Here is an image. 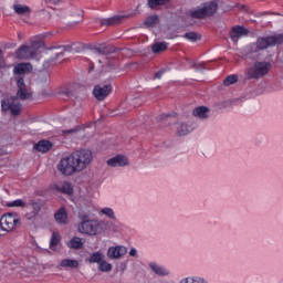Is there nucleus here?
<instances>
[{
  "label": "nucleus",
  "instance_id": "obj_32",
  "mask_svg": "<svg viewBox=\"0 0 283 283\" xmlns=\"http://www.w3.org/2000/svg\"><path fill=\"white\" fill-rule=\"evenodd\" d=\"M101 213L107 216V218H111V220H116V214L114 213V210L112 208H103L101 210Z\"/></svg>",
  "mask_w": 283,
  "mask_h": 283
},
{
  "label": "nucleus",
  "instance_id": "obj_34",
  "mask_svg": "<svg viewBox=\"0 0 283 283\" xmlns=\"http://www.w3.org/2000/svg\"><path fill=\"white\" fill-rule=\"evenodd\" d=\"M6 207H25V201H23L22 199H17L14 201L11 202H7L4 203Z\"/></svg>",
  "mask_w": 283,
  "mask_h": 283
},
{
  "label": "nucleus",
  "instance_id": "obj_23",
  "mask_svg": "<svg viewBox=\"0 0 283 283\" xmlns=\"http://www.w3.org/2000/svg\"><path fill=\"white\" fill-rule=\"evenodd\" d=\"M193 132V126L181 123L177 127L178 136H187V134H191Z\"/></svg>",
  "mask_w": 283,
  "mask_h": 283
},
{
  "label": "nucleus",
  "instance_id": "obj_10",
  "mask_svg": "<svg viewBox=\"0 0 283 283\" xmlns=\"http://www.w3.org/2000/svg\"><path fill=\"white\" fill-rule=\"evenodd\" d=\"M108 94H112V85L106 84V85H96L93 90V96L97 101H105Z\"/></svg>",
  "mask_w": 283,
  "mask_h": 283
},
{
  "label": "nucleus",
  "instance_id": "obj_46",
  "mask_svg": "<svg viewBox=\"0 0 283 283\" xmlns=\"http://www.w3.org/2000/svg\"><path fill=\"white\" fill-rule=\"evenodd\" d=\"M78 14H81V10H77Z\"/></svg>",
  "mask_w": 283,
  "mask_h": 283
},
{
  "label": "nucleus",
  "instance_id": "obj_12",
  "mask_svg": "<svg viewBox=\"0 0 283 283\" xmlns=\"http://www.w3.org/2000/svg\"><path fill=\"white\" fill-rule=\"evenodd\" d=\"M242 36H249V30L244 27H233L232 30L230 31V39L234 42L238 43Z\"/></svg>",
  "mask_w": 283,
  "mask_h": 283
},
{
  "label": "nucleus",
  "instance_id": "obj_41",
  "mask_svg": "<svg viewBox=\"0 0 283 283\" xmlns=\"http://www.w3.org/2000/svg\"><path fill=\"white\" fill-rule=\"evenodd\" d=\"M129 255L130 258H138V251L136 250V248L130 249Z\"/></svg>",
  "mask_w": 283,
  "mask_h": 283
},
{
  "label": "nucleus",
  "instance_id": "obj_27",
  "mask_svg": "<svg viewBox=\"0 0 283 283\" xmlns=\"http://www.w3.org/2000/svg\"><path fill=\"white\" fill-rule=\"evenodd\" d=\"M69 249H83V239L78 237H73L69 242H67Z\"/></svg>",
  "mask_w": 283,
  "mask_h": 283
},
{
  "label": "nucleus",
  "instance_id": "obj_20",
  "mask_svg": "<svg viewBox=\"0 0 283 283\" xmlns=\"http://www.w3.org/2000/svg\"><path fill=\"white\" fill-rule=\"evenodd\" d=\"M57 191H61L62 193H66V196H72L74 193V189L72 188V185L67 181H63L62 184L56 186Z\"/></svg>",
  "mask_w": 283,
  "mask_h": 283
},
{
  "label": "nucleus",
  "instance_id": "obj_8",
  "mask_svg": "<svg viewBox=\"0 0 283 283\" xmlns=\"http://www.w3.org/2000/svg\"><path fill=\"white\" fill-rule=\"evenodd\" d=\"M77 231L85 235H97V233H101V222L98 220L84 219L77 224Z\"/></svg>",
  "mask_w": 283,
  "mask_h": 283
},
{
  "label": "nucleus",
  "instance_id": "obj_29",
  "mask_svg": "<svg viewBox=\"0 0 283 283\" xmlns=\"http://www.w3.org/2000/svg\"><path fill=\"white\" fill-rule=\"evenodd\" d=\"M170 0H148V7L151 10H158V7L165 6V3H169Z\"/></svg>",
  "mask_w": 283,
  "mask_h": 283
},
{
  "label": "nucleus",
  "instance_id": "obj_21",
  "mask_svg": "<svg viewBox=\"0 0 283 283\" xmlns=\"http://www.w3.org/2000/svg\"><path fill=\"white\" fill-rule=\"evenodd\" d=\"M105 260V254L103 252H94L88 258V264H99Z\"/></svg>",
  "mask_w": 283,
  "mask_h": 283
},
{
  "label": "nucleus",
  "instance_id": "obj_40",
  "mask_svg": "<svg viewBox=\"0 0 283 283\" xmlns=\"http://www.w3.org/2000/svg\"><path fill=\"white\" fill-rule=\"evenodd\" d=\"M6 67V60L3 59L2 51L0 50V70Z\"/></svg>",
  "mask_w": 283,
  "mask_h": 283
},
{
  "label": "nucleus",
  "instance_id": "obj_17",
  "mask_svg": "<svg viewBox=\"0 0 283 283\" xmlns=\"http://www.w3.org/2000/svg\"><path fill=\"white\" fill-rule=\"evenodd\" d=\"M178 283H209V279L199 275H190L181 279Z\"/></svg>",
  "mask_w": 283,
  "mask_h": 283
},
{
  "label": "nucleus",
  "instance_id": "obj_43",
  "mask_svg": "<svg viewBox=\"0 0 283 283\" xmlns=\"http://www.w3.org/2000/svg\"><path fill=\"white\" fill-rule=\"evenodd\" d=\"M49 3H51L52 6H59V3H61L62 0H48Z\"/></svg>",
  "mask_w": 283,
  "mask_h": 283
},
{
  "label": "nucleus",
  "instance_id": "obj_38",
  "mask_svg": "<svg viewBox=\"0 0 283 283\" xmlns=\"http://www.w3.org/2000/svg\"><path fill=\"white\" fill-rule=\"evenodd\" d=\"M191 67H193V70H205V63H198V62H193L191 64Z\"/></svg>",
  "mask_w": 283,
  "mask_h": 283
},
{
  "label": "nucleus",
  "instance_id": "obj_36",
  "mask_svg": "<svg viewBox=\"0 0 283 283\" xmlns=\"http://www.w3.org/2000/svg\"><path fill=\"white\" fill-rule=\"evenodd\" d=\"M185 38L188 39V41H198V33L188 32L185 34Z\"/></svg>",
  "mask_w": 283,
  "mask_h": 283
},
{
  "label": "nucleus",
  "instance_id": "obj_15",
  "mask_svg": "<svg viewBox=\"0 0 283 283\" xmlns=\"http://www.w3.org/2000/svg\"><path fill=\"white\" fill-rule=\"evenodd\" d=\"M28 72H32V64L30 63H20L13 67V73L18 76L28 74Z\"/></svg>",
  "mask_w": 283,
  "mask_h": 283
},
{
  "label": "nucleus",
  "instance_id": "obj_26",
  "mask_svg": "<svg viewBox=\"0 0 283 283\" xmlns=\"http://www.w3.org/2000/svg\"><path fill=\"white\" fill-rule=\"evenodd\" d=\"M60 266L63 269H78V261L72 259H64L61 261Z\"/></svg>",
  "mask_w": 283,
  "mask_h": 283
},
{
  "label": "nucleus",
  "instance_id": "obj_28",
  "mask_svg": "<svg viewBox=\"0 0 283 283\" xmlns=\"http://www.w3.org/2000/svg\"><path fill=\"white\" fill-rule=\"evenodd\" d=\"M98 271L102 273H109L112 271V263L107 262L105 259L97 265Z\"/></svg>",
  "mask_w": 283,
  "mask_h": 283
},
{
  "label": "nucleus",
  "instance_id": "obj_3",
  "mask_svg": "<svg viewBox=\"0 0 283 283\" xmlns=\"http://www.w3.org/2000/svg\"><path fill=\"white\" fill-rule=\"evenodd\" d=\"M271 72V63L266 61L254 62L248 70H245V76L248 81L264 78L266 74Z\"/></svg>",
  "mask_w": 283,
  "mask_h": 283
},
{
  "label": "nucleus",
  "instance_id": "obj_6",
  "mask_svg": "<svg viewBox=\"0 0 283 283\" xmlns=\"http://www.w3.org/2000/svg\"><path fill=\"white\" fill-rule=\"evenodd\" d=\"M57 171L62 176H74V174H80L76 163L74 161L73 155L63 157L56 165Z\"/></svg>",
  "mask_w": 283,
  "mask_h": 283
},
{
  "label": "nucleus",
  "instance_id": "obj_14",
  "mask_svg": "<svg viewBox=\"0 0 283 283\" xmlns=\"http://www.w3.org/2000/svg\"><path fill=\"white\" fill-rule=\"evenodd\" d=\"M54 145L50 140L42 139L38 144L34 145V149L40 151L41 154H48L50 149H52Z\"/></svg>",
  "mask_w": 283,
  "mask_h": 283
},
{
  "label": "nucleus",
  "instance_id": "obj_7",
  "mask_svg": "<svg viewBox=\"0 0 283 283\" xmlns=\"http://www.w3.org/2000/svg\"><path fill=\"white\" fill-rule=\"evenodd\" d=\"M282 43L283 33L258 38L255 45L256 50H269V48H275V45H282Z\"/></svg>",
  "mask_w": 283,
  "mask_h": 283
},
{
  "label": "nucleus",
  "instance_id": "obj_13",
  "mask_svg": "<svg viewBox=\"0 0 283 283\" xmlns=\"http://www.w3.org/2000/svg\"><path fill=\"white\" fill-rule=\"evenodd\" d=\"M107 165L108 167H127V165H129V160L125 156L117 155L108 159Z\"/></svg>",
  "mask_w": 283,
  "mask_h": 283
},
{
  "label": "nucleus",
  "instance_id": "obj_35",
  "mask_svg": "<svg viewBox=\"0 0 283 283\" xmlns=\"http://www.w3.org/2000/svg\"><path fill=\"white\" fill-rule=\"evenodd\" d=\"M224 85H233L234 83H238V75H229L223 81Z\"/></svg>",
  "mask_w": 283,
  "mask_h": 283
},
{
  "label": "nucleus",
  "instance_id": "obj_2",
  "mask_svg": "<svg viewBox=\"0 0 283 283\" xmlns=\"http://www.w3.org/2000/svg\"><path fill=\"white\" fill-rule=\"evenodd\" d=\"M214 12H218V3L214 1L205 2L195 9H190L186 12V17L189 19H209V17H213Z\"/></svg>",
  "mask_w": 283,
  "mask_h": 283
},
{
  "label": "nucleus",
  "instance_id": "obj_44",
  "mask_svg": "<svg viewBox=\"0 0 283 283\" xmlns=\"http://www.w3.org/2000/svg\"><path fill=\"white\" fill-rule=\"evenodd\" d=\"M33 207H34L35 211H40L41 210V208H39V203H33Z\"/></svg>",
  "mask_w": 283,
  "mask_h": 283
},
{
  "label": "nucleus",
  "instance_id": "obj_11",
  "mask_svg": "<svg viewBox=\"0 0 283 283\" xmlns=\"http://www.w3.org/2000/svg\"><path fill=\"white\" fill-rule=\"evenodd\" d=\"M123 255H127V248L123 245H117V247H111L107 250V258L109 260H120Z\"/></svg>",
  "mask_w": 283,
  "mask_h": 283
},
{
  "label": "nucleus",
  "instance_id": "obj_24",
  "mask_svg": "<svg viewBox=\"0 0 283 283\" xmlns=\"http://www.w3.org/2000/svg\"><path fill=\"white\" fill-rule=\"evenodd\" d=\"M193 116H198V118H209V108L206 106H199L193 109Z\"/></svg>",
  "mask_w": 283,
  "mask_h": 283
},
{
  "label": "nucleus",
  "instance_id": "obj_45",
  "mask_svg": "<svg viewBox=\"0 0 283 283\" xmlns=\"http://www.w3.org/2000/svg\"><path fill=\"white\" fill-rule=\"evenodd\" d=\"M161 118H167V116H165V115H161Z\"/></svg>",
  "mask_w": 283,
  "mask_h": 283
},
{
  "label": "nucleus",
  "instance_id": "obj_1",
  "mask_svg": "<svg viewBox=\"0 0 283 283\" xmlns=\"http://www.w3.org/2000/svg\"><path fill=\"white\" fill-rule=\"evenodd\" d=\"M15 81L18 87L17 96L1 101L2 112L10 111L12 116H19V114H21V103H19V101H30V98H32V93L25 87L23 77L15 76Z\"/></svg>",
  "mask_w": 283,
  "mask_h": 283
},
{
  "label": "nucleus",
  "instance_id": "obj_19",
  "mask_svg": "<svg viewBox=\"0 0 283 283\" xmlns=\"http://www.w3.org/2000/svg\"><path fill=\"white\" fill-rule=\"evenodd\" d=\"M54 218L59 224H67V211H65V208H60Z\"/></svg>",
  "mask_w": 283,
  "mask_h": 283
},
{
  "label": "nucleus",
  "instance_id": "obj_37",
  "mask_svg": "<svg viewBox=\"0 0 283 283\" xmlns=\"http://www.w3.org/2000/svg\"><path fill=\"white\" fill-rule=\"evenodd\" d=\"M64 52H67V46H59V48L56 49L55 54H56L57 56H63Z\"/></svg>",
  "mask_w": 283,
  "mask_h": 283
},
{
  "label": "nucleus",
  "instance_id": "obj_4",
  "mask_svg": "<svg viewBox=\"0 0 283 283\" xmlns=\"http://www.w3.org/2000/svg\"><path fill=\"white\" fill-rule=\"evenodd\" d=\"M71 155L80 172L85 171L92 165V160H94V153L90 149L75 150Z\"/></svg>",
  "mask_w": 283,
  "mask_h": 283
},
{
  "label": "nucleus",
  "instance_id": "obj_47",
  "mask_svg": "<svg viewBox=\"0 0 283 283\" xmlns=\"http://www.w3.org/2000/svg\"><path fill=\"white\" fill-rule=\"evenodd\" d=\"M2 155H3V153L0 151V156H2Z\"/></svg>",
  "mask_w": 283,
  "mask_h": 283
},
{
  "label": "nucleus",
  "instance_id": "obj_22",
  "mask_svg": "<svg viewBox=\"0 0 283 283\" xmlns=\"http://www.w3.org/2000/svg\"><path fill=\"white\" fill-rule=\"evenodd\" d=\"M13 11L15 12V14H19L20 17L30 14V12H32L30 7L25 4H13Z\"/></svg>",
  "mask_w": 283,
  "mask_h": 283
},
{
  "label": "nucleus",
  "instance_id": "obj_42",
  "mask_svg": "<svg viewBox=\"0 0 283 283\" xmlns=\"http://www.w3.org/2000/svg\"><path fill=\"white\" fill-rule=\"evenodd\" d=\"M165 74V70H160L159 72H157L156 74H155V78H158V80H160V78H163V75Z\"/></svg>",
  "mask_w": 283,
  "mask_h": 283
},
{
  "label": "nucleus",
  "instance_id": "obj_31",
  "mask_svg": "<svg viewBox=\"0 0 283 283\" xmlns=\"http://www.w3.org/2000/svg\"><path fill=\"white\" fill-rule=\"evenodd\" d=\"M120 21V17H113L102 20V25H116Z\"/></svg>",
  "mask_w": 283,
  "mask_h": 283
},
{
  "label": "nucleus",
  "instance_id": "obj_25",
  "mask_svg": "<svg viewBox=\"0 0 283 283\" xmlns=\"http://www.w3.org/2000/svg\"><path fill=\"white\" fill-rule=\"evenodd\" d=\"M95 52L97 54H114V52H116V48L112 46V45H102L95 49Z\"/></svg>",
  "mask_w": 283,
  "mask_h": 283
},
{
  "label": "nucleus",
  "instance_id": "obj_5",
  "mask_svg": "<svg viewBox=\"0 0 283 283\" xmlns=\"http://www.w3.org/2000/svg\"><path fill=\"white\" fill-rule=\"evenodd\" d=\"M44 43L42 41L32 42L30 45H21L14 53L15 59H35L39 55V50L44 48Z\"/></svg>",
  "mask_w": 283,
  "mask_h": 283
},
{
  "label": "nucleus",
  "instance_id": "obj_16",
  "mask_svg": "<svg viewBox=\"0 0 283 283\" xmlns=\"http://www.w3.org/2000/svg\"><path fill=\"white\" fill-rule=\"evenodd\" d=\"M148 266L156 273V275H159L160 277H165L170 273L167 268L160 266L156 262H150Z\"/></svg>",
  "mask_w": 283,
  "mask_h": 283
},
{
  "label": "nucleus",
  "instance_id": "obj_30",
  "mask_svg": "<svg viewBox=\"0 0 283 283\" xmlns=\"http://www.w3.org/2000/svg\"><path fill=\"white\" fill-rule=\"evenodd\" d=\"M165 50H167V43L165 42L156 43L151 46L154 54H159V52H165Z\"/></svg>",
  "mask_w": 283,
  "mask_h": 283
},
{
  "label": "nucleus",
  "instance_id": "obj_33",
  "mask_svg": "<svg viewBox=\"0 0 283 283\" xmlns=\"http://www.w3.org/2000/svg\"><path fill=\"white\" fill-rule=\"evenodd\" d=\"M146 25H148V28H154V25H156V23H158V15H150L145 20Z\"/></svg>",
  "mask_w": 283,
  "mask_h": 283
},
{
  "label": "nucleus",
  "instance_id": "obj_9",
  "mask_svg": "<svg viewBox=\"0 0 283 283\" xmlns=\"http://www.w3.org/2000/svg\"><path fill=\"white\" fill-rule=\"evenodd\" d=\"M21 224L18 213H7L0 218V227L2 231H14Z\"/></svg>",
  "mask_w": 283,
  "mask_h": 283
},
{
  "label": "nucleus",
  "instance_id": "obj_18",
  "mask_svg": "<svg viewBox=\"0 0 283 283\" xmlns=\"http://www.w3.org/2000/svg\"><path fill=\"white\" fill-rule=\"evenodd\" d=\"M60 244H61V234L59 232H53L50 239L51 251H59Z\"/></svg>",
  "mask_w": 283,
  "mask_h": 283
},
{
  "label": "nucleus",
  "instance_id": "obj_39",
  "mask_svg": "<svg viewBox=\"0 0 283 283\" xmlns=\"http://www.w3.org/2000/svg\"><path fill=\"white\" fill-rule=\"evenodd\" d=\"M76 132H78V128L64 129L62 130V135L67 136L70 134H76Z\"/></svg>",
  "mask_w": 283,
  "mask_h": 283
}]
</instances>
